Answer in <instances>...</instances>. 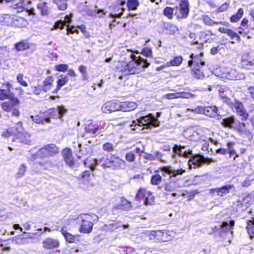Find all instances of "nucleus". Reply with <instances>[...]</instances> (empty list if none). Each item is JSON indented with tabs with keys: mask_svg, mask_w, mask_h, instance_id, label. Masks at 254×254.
Masks as SVG:
<instances>
[{
	"mask_svg": "<svg viewBox=\"0 0 254 254\" xmlns=\"http://www.w3.org/2000/svg\"><path fill=\"white\" fill-rule=\"evenodd\" d=\"M132 60L128 63L126 62H121L118 69L120 71L125 73V74H134L140 72L141 68L147 67L149 64L147 60L139 57L137 60L135 59L134 55H131Z\"/></svg>",
	"mask_w": 254,
	"mask_h": 254,
	"instance_id": "obj_1",
	"label": "nucleus"
},
{
	"mask_svg": "<svg viewBox=\"0 0 254 254\" xmlns=\"http://www.w3.org/2000/svg\"><path fill=\"white\" fill-rule=\"evenodd\" d=\"M19 99L12 96L10 97L8 101L2 102L0 106L3 111L11 113L12 116L18 117L20 114L19 110Z\"/></svg>",
	"mask_w": 254,
	"mask_h": 254,
	"instance_id": "obj_2",
	"label": "nucleus"
},
{
	"mask_svg": "<svg viewBox=\"0 0 254 254\" xmlns=\"http://www.w3.org/2000/svg\"><path fill=\"white\" fill-rule=\"evenodd\" d=\"M81 222L79 231L84 234H89L92 231L93 226V221L97 219V216L95 214H85L80 216Z\"/></svg>",
	"mask_w": 254,
	"mask_h": 254,
	"instance_id": "obj_3",
	"label": "nucleus"
},
{
	"mask_svg": "<svg viewBox=\"0 0 254 254\" xmlns=\"http://www.w3.org/2000/svg\"><path fill=\"white\" fill-rule=\"evenodd\" d=\"M135 200L141 201L145 205H151L154 204L155 198L150 191L140 188L135 195Z\"/></svg>",
	"mask_w": 254,
	"mask_h": 254,
	"instance_id": "obj_4",
	"label": "nucleus"
},
{
	"mask_svg": "<svg viewBox=\"0 0 254 254\" xmlns=\"http://www.w3.org/2000/svg\"><path fill=\"white\" fill-rule=\"evenodd\" d=\"M24 131L22 123L21 122L17 123L14 127H9L7 129L3 131L1 133V136L4 138H8L12 136V141H16L17 137Z\"/></svg>",
	"mask_w": 254,
	"mask_h": 254,
	"instance_id": "obj_5",
	"label": "nucleus"
},
{
	"mask_svg": "<svg viewBox=\"0 0 254 254\" xmlns=\"http://www.w3.org/2000/svg\"><path fill=\"white\" fill-rule=\"evenodd\" d=\"M159 122L156 120L151 114L143 116L137 119L136 121H133L131 126L145 127L147 128L150 127H158Z\"/></svg>",
	"mask_w": 254,
	"mask_h": 254,
	"instance_id": "obj_6",
	"label": "nucleus"
},
{
	"mask_svg": "<svg viewBox=\"0 0 254 254\" xmlns=\"http://www.w3.org/2000/svg\"><path fill=\"white\" fill-rule=\"evenodd\" d=\"M220 76L222 78L231 80L243 79L245 76L243 73H238L236 69L223 67L220 69Z\"/></svg>",
	"mask_w": 254,
	"mask_h": 254,
	"instance_id": "obj_7",
	"label": "nucleus"
},
{
	"mask_svg": "<svg viewBox=\"0 0 254 254\" xmlns=\"http://www.w3.org/2000/svg\"><path fill=\"white\" fill-rule=\"evenodd\" d=\"M216 162V159H212L209 158H206L204 156L198 154L193 156L188 162V166L189 169L192 168V165H193V168L196 167H200L203 164L206 163L207 165L211 163H214Z\"/></svg>",
	"mask_w": 254,
	"mask_h": 254,
	"instance_id": "obj_8",
	"label": "nucleus"
},
{
	"mask_svg": "<svg viewBox=\"0 0 254 254\" xmlns=\"http://www.w3.org/2000/svg\"><path fill=\"white\" fill-rule=\"evenodd\" d=\"M67 112V110L64 106H58L57 108H52L48 110L46 113L45 119L46 123H50L51 119H60L62 121V118L64 114Z\"/></svg>",
	"mask_w": 254,
	"mask_h": 254,
	"instance_id": "obj_9",
	"label": "nucleus"
},
{
	"mask_svg": "<svg viewBox=\"0 0 254 254\" xmlns=\"http://www.w3.org/2000/svg\"><path fill=\"white\" fill-rule=\"evenodd\" d=\"M101 166L104 169L114 167L116 169H123L126 167V163L124 160L119 157L112 155L109 159V162L103 163Z\"/></svg>",
	"mask_w": 254,
	"mask_h": 254,
	"instance_id": "obj_10",
	"label": "nucleus"
},
{
	"mask_svg": "<svg viewBox=\"0 0 254 254\" xmlns=\"http://www.w3.org/2000/svg\"><path fill=\"white\" fill-rule=\"evenodd\" d=\"M58 148L55 144H50L41 148L37 153L40 158L48 157L58 153Z\"/></svg>",
	"mask_w": 254,
	"mask_h": 254,
	"instance_id": "obj_11",
	"label": "nucleus"
},
{
	"mask_svg": "<svg viewBox=\"0 0 254 254\" xmlns=\"http://www.w3.org/2000/svg\"><path fill=\"white\" fill-rule=\"evenodd\" d=\"M148 237L150 240L157 242H166L171 239L170 236L166 231H152L149 232Z\"/></svg>",
	"mask_w": 254,
	"mask_h": 254,
	"instance_id": "obj_12",
	"label": "nucleus"
},
{
	"mask_svg": "<svg viewBox=\"0 0 254 254\" xmlns=\"http://www.w3.org/2000/svg\"><path fill=\"white\" fill-rule=\"evenodd\" d=\"M120 102L110 101L104 103L101 107V112L106 114L120 111Z\"/></svg>",
	"mask_w": 254,
	"mask_h": 254,
	"instance_id": "obj_13",
	"label": "nucleus"
},
{
	"mask_svg": "<svg viewBox=\"0 0 254 254\" xmlns=\"http://www.w3.org/2000/svg\"><path fill=\"white\" fill-rule=\"evenodd\" d=\"M177 8L179 10L177 17L181 19L186 18L190 11L189 2L185 0H181Z\"/></svg>",
	"mask_w": 254,
	"mask_h": 254,
	"instance_id": "obj_14",
	"label": "nucleus"
},
{
	"mask_svg": "<svg viewBox=\"0 0 254 254\" xmlns=\"http://www.w3.org/2000/svg\"><path fill=\"white\" fill-rule=\"evenodd\" d=\"M196 95L187 92H181L175 93H168L164 96L167 99H174L178 98L190 99L194 98Z\"/></svg>",
	"mask_w": 254,
	"mask_h": 254,
	"instance_id": "obj_15",
	"label": "nucleus"
},
{
	"mask_svg": "<svg viewBox=\"0 0 254 254\" xmlns=\"http://www.w3.org/2000/svg\"><path fill=\"white\" fill-rule=\"evenodd\" d=\"M161 171L165 174H167L170 176L171 179L173 177H176L179 175H182L185 173V170L182 168L175 169L171 166L163 167L161 169Z\"/></svg>",
	"mask_w": 254,
	"mask_h": 254,
	"instance_id": "obj_16",
	"label": "nucleus"
},
{
	"mask_svg": "<svg viewBox=\"0 0 254 254\" xmlns=\"http://www.w3.org/2000/svg\"><path fill=\"white\" fill-rule=\"evenodd\" d=\"M42 245L44 248L51 249L58 248L60 245V243L58 240L51 238H47L43 241Z\"/></svg>",
	"mask_w": 254,
	"mask_h": 254,
	"instance_id": "obj_17",
	"label": "nucleus"
},
{
	"mask_svg": "<svg viewBox=\"0 0 254 254\" xmlns=\"http://www.w3.org/2000/svg\"><path fill=\"white\" fill-rule=\"evenodd\" d=\"M186 147L184 146H178L175 145L173 148V152L175 154L182 156L185 158H188L189 155H191V151L190 149H185Z\"/></svg>",
	"mask_w": 254,
	"mask_h": 254,
	"instance_id": "obj_18",
	"label": "nucleus"
},
{
	"mask_svg": "<svg viewBox=\"0 0 254 254\" xmlns=\"http://www.w3.org/2000/svg\"><path fill=\"white\" fill-rule=\"evenodd\" d=\"M62 154L64 159L67 164H68L69 166H72L74 165V161L72 155V151L70 149H64L62 151Z\"/></svg>",
	"mask_w": 254,
	"mask_h": 254,
	"instance_id": "obj_19",
	"label": "nucleus"
},
{
	"mask_svg": "<svg viewBox=\"0 0 254 254\" xmlns=\"http://www.w3.org/2000/svg\"><path fill=\"white\" fill-rule=\"evenodd\" d=\"M120 111L123 112H129L134 110L137 105L133 102H120Z\"/></svg>",
	"mask_w": 254,
	"mask_h": 254,
	"instance_id": "obj_20",
	"label": "nucleus"
},
{
	"mask_svg": "<svg viewBox=\"0 0 254 254\" xmlns=\"http://www.w3.org/2000/svg\"><path fill=\"white\" fill-rule=\"evenodd\" d=\"M61 232L64 236L66 242L69 243H74L78 241L77 239L78 235H73L67 232L65 230V227H63L62 228Z\"/></svg>",
	"mask_w": 254,
	"mask_h": 254,
	"instance_id": "obj_21",
	"label": "nucleus"
},
{
	"mask_svg": "<svg viewBox=\"0 0 254 254\" xmlns=\"http://www.w3.org/2000/svg\"><path fill=\"white\" fill-rule=\"evenodd\" d=\"M68 80L69 79L67 76L63 74L59 75L57 78V86L53 92L57 93L62 87L67 83Z\"/></svg>",
	"mask_w": 254,
	"mask_h": 254,
	"instance_id": "obj_22",
	"label": "nucleus"
},
{
	"mask_svg": "<svg viewBox=\"0 0 254 254\" xmlns=\"http://www.w3.org/2000/svg\"><path fill=\"white\" fill-rule=\"evenodd\" d=\"M203 114L212 118L216 117L219 115L218 109L216 106H207L203 108Z\"/></svg>",
	"mask_w": 254,
	"mask_h": 254,
	"instance_id": "obj_23",
	"label": "nucleus"
},
{
	"mask_svg": "<svg viewBox=\"0 0 254 254\" xmlns=\"http://www.w3.org/2000/svg\"><path fill=\"white\" fill-rule=\"evenodd\" d=\"M54 82V78L52 76H50L45 78L42 83V86L44 88V91L47 92L52 90L53 87V83Z\"/></svg>",
	"mask_w": 254,
	"mask_h": 254,
	"instance_id": "obj_24",
	"label": "nucleus"
},
{
	"mask_svg": "<svg viewBox=\"0 0 254 254\" xmlns=\"http://www.w3.org/2000/svg\"><path fill=\"white\" fill-rule=\"evenodd\" d=\"M233 185H229L227 186H223L220 188H217L212 190L214 192L217 193L218 195L223 196L228 194L231 190L234 188Z\"/></svg>",
	"mask_w": 254,
	"mask_h": 254,
	"instance_id": "obj_25",
	"label": "nucleus"
},
{
	"mask_svg": "<svg viewBox=\"0 0 254 254\" xmlns=\"http://www.w3.org/2000/svg\"><path fill=\"white\" fill-rule=\"evenodd\" d=\"M201 20L206 25L212 26L214 24H221L223 25H226L227 23L223 21H214L211 19L209 17L206 15H203L201 17Z\"/></svg>",
	"mask_w": 254,
	"mask_h": 254,
	"instance_id": "obj_26",
	"label": "nucleus"
},
{
	"mask_svg": "<svg viewBox=\"0 0 254 254\" xmlns=\"http://www.w3.org/2000/svg\"><path fill=\"white\" fill-rule=\"evenodd\" d=\"M118 208L126 211L131 209L132 205L130 201L122 197L121 198L120 203L118 205Z\"/></svg>",
	"mask_w": 254,
	"mask_h": 254,
	"instance_id": "obj_27",
	"label": "nucleus"
},
{
	"mask_svg": "<svg viewBox=\"0 0 254 254\" xmlns=\"http://www.w3.org/2000/svg\"><path fill=\"white\" fill-rule=\"evenodd\" d=\"M190 58L192 59L190 60L188 63L189 66H191L192 64H194L195 66L196 67H199V64L200 63V64L201 65H203L205 64V63L203 61H202L201 60L199 59V56L198 55L194 56L193 54H192L190 56Z\"/></svg>",
	"mask_w": 254,
	"mask_h": 254,
	"instance_id": "obj_28",
	"label": "nucleus"
},
{
	"mask_svg": "<svg viewBox=\"0 0 254 254\" xmlns=\"http://www.w3.org/2000/svg\"><path fill=\"white\" fill-rule=\"evenodd\" d=\"M88 161V159H86V160H85L84 164L85 165H87L90 168L91 170L93 171V170H95L96 165L98 163V162H103V163H107V162H109V160L107 158L103 157L99 160H98L96 159H93V163H92L91 164H89Z\"/></svg>",
	"mask_w": 254,
	"mask_h": 254,
	"instance_id": "obj_29",
	"label": "nucleus"
},
{
	"mask_svg": "<svg viewBox=\"0 0 254 254\" xmlns=\"http://www.w3.org/2000/svg\"><path fill=\"white\" fill-rule=\"evenodd\" d=\"M235 110L237 113L242 116L244 118L246 119L248 117V114L244 108L243 104L240 102H237L234 105Z\"/></svg>",
	"mask_w": 254,
	"mask_h": 254,
	"instance_id": "obj_30",
	"label": "nucleus"
},
{
	"mask_svg": "<svg viewBox=\"0 0 254 254\" xmlns=\"http://www.w3.org/2000/svg\"><path fill=\"white\" fill-rule=\"evenodd\" d=\"M122 225L118 222H114L105 225L103 227V230L104 231H113L118 228L121 227Z\"/></svg>",
	"mask_w": 254,
	"mask_h": 254,
	"instance_id": "obj_31",
	"label": "nucleus"
},
{
	"mask_svg": "<svg viewBox=\"0 0 254 254\" xmlns=\"http://www.w3.org/2000/svg\"><path fill=\"white\" fill-rule=\"evenodd\" d=\"M247 224L246 229L250 238L252 239L254 238V218L247 221Z\"/></svg>",
	"mask_w": 254,
	"mask_h": 254,
	"instance_id": "obj_32",
	"label": "nucleus"
},
{
	"mask_svg": "<svg viewBox=\"0 0 254 254\" xmlns=\"http://www.w3.org/2000/svg\"><path fill=\"white\" fill-rule=\"evenodd\" d=\"M30 135L27 132H24V131L20 135L17 137L16 140H18L21 143L25 144H28L30 142Z\"/></svg>",
	"mask_w": 254,
	"mask_h": 254,
	"instance_id": "obj_33",
	"label": "nucleus"
},
{
	"mask_svg": "<svg viewBox=\"0 0 254 254\" xmlns=\"http://www.w3.org/2000/svg\"><path fill=\"white\" fill-rule=\"evenodd\" d=\"M15 48L17 51H24L28 49L29 48V45L28 43L23 40L16 43L14 45Z\"/></svg>",
	"mask_w": 254,
	"mask_h": 254,
	"instance_id": "obj_34",
	"label": "nucleus"
},
{
	"mask_svg": "<svg viewBox=\"0 0 254 254\" xmlns=\"http://www.w3.org/2000/svg\"><path fill=\"white\" fill-rule=\"evenodd\" d=\"M37 8L40 10L42 15H45L48 14L49 7L46 2L40 1L37 4Z\"/></svg>",
	"mask_w": 254,
	"mask_h": 254,
	"instance_id": "obj_35",
	"label": "nucleus"
},
{
	"mask_svg": "<svg viewBox=\"0 0 254 254\" xmlns=\"http://www.w3.org/2000/svg\"><path fill=\"white\" fill-rule=\"evenodd\" d=\"M183 59L182 56H177L175 57L170 62L167 63V65L170 66H178L182 63Z\"/></svg>",
	"mask_w": 254,
	"mask_h": 254,
	"instance_id": "obj_36",
	"label": "nucleus"
},
{
	"mask_svg": "<svg viewBox=\"0 0 254 254\" xmlns=\"http://www.w3.org/2000/svg\"><path fill=\"white\" fill-rule=\"evenodd\" d=\"M177 188V185L175 183H167L164 185V190L167 194L176 191Z\"/></svg>",
	"mask_w": 254,
	"mask_h": 254,
	"instance_id": "obj_37",
	"label": "nucleus"
},
{
	"mask_svg": "<svg viewBox=\"0 0 254 254\" xmlns=\"http://www.w3.org/2000/svg\"><path fill=\"white\" fill-rule=\"evenodd\" d=\"M244 14V10L243 8H239L236 14L232 15L230 17V21L231 22H238L243 16Z\"/></svg>",
	"mask_w": 254,
	"mask_h": 254,
	"instance_id": "obj_38",
	"label": "nucleus"
},
{
	"mask_svg": "<svg viewBox=\"0 0 254 254\" xmlns=\"http://www.w3.org/2000/svg\"><path fill=\"white\" fill-rule=\"evenodd\" d=\"M67 0H54L55 3L61 10H64L67 8Z\"/></svg>",
	"mask_w": 254,
	"mask_h": 254,
	"instance_id": "obj_39",
	"label": "nucleus"
},
{
	"mask_svg": "<svg viewBox=\"0 0 254 254\" xmlns=\"http://www.w3.org/2000/svg\"><path fill=\"white\" fill-rule=\"evenodd\" d=\"M234 226V221H232L228 223V222H223L221 226L222 230L224 232H228L233 229Z\"/></svg>",
	"mask_w": 254,
	"mask_h": 254,
	"instance_id": "obj_40",
	"label": "nucleus"
},
{
	"mask_svg": "<svg viewBox=\"0 0 254 254\" xmlns=\"http://www.w3.org/2000/svg\"><path fill=\"white\" fill-rule=\"evenodd\" d=\"M241 61L243 63H246L244 65L252 66L254 65V60L250 61V56L249 54H246L242 56Z\"/></svg>",
	"mask_w": 254,
	"mask_h": 254,
	"instance_id": "obj_41",
	"label": "nucleus"
},
{
	"mask_svg": "<svg viewBox=\"0 0 254 254\" xmlns=\"http://www.w3.org/2000/svg\"><path fill=\"white\" fill-rule=\"evenodd\" d=\"M139 5L137 0H128L127 5L129 10H135Z\"/></svg>",
	"mask_w": 254,
	"mask_h": 254,
	"instance_id": "obj_42",
	"label": "nucleus"
},
{
	"mask_svg": "<svg viewBox=\"0 0 254 254\" xmlns=\"http://www.w3.org/2000/svg\"><path fill=\"white\" fill-rule=\"evenodd\" d=\"M162 178L159 175L152 176L151 179V184L153 185H158L162 181Z\"/></svg>",
	"mask_w": 254,
	"mask_h": 254,
	"instance_id": "obj_43",
	"label": "nucleus"
},
{
	"mask_svg": "<svg viewBox=\"0 0 254 254\" xmlns=\"http://www.w3.org/2000/svg\"><path fill=\"white\" fill-rule=\"evenodd\" d=\"M163 13L168 18L171 19L173 17L174 9L170 7H166L164 9Z\"/></svg>",
	"mask_w": 254,
	"mask_h": 254,
	"instance_id": "obj_44",
	"label": "nucleus"
},
{
	"mask_svg": "<svg viewBox=\"0 0 254 254\" xmlns=\"http://www.w3.org/2000/svg\"><path fill=\"white\" fill-rule=\"evenodd\" d=\"M192 74L193 77L197 79H201L204 77L203 73L199 69V67L194 68L192 70Z\"/></svg>",
	"mask_w": 254,
	"mask_h": 254,
	"instance_id": "obj_45",
	"label": "nucleus"
},
{
	"mask_svg": "<svg viewBox=\"0 0 254 254\" xmlns=\"http://www.w3.org/2000/svg\"><path fill=\"white\" fill-rule=\"evenodd\" d=\"M68 65L66 64H60L55 66V70L60 72H65L68 70Z\"/></svg>",
	"mask_w": 254,
	"mask_h": 254,
	"instance_id": "obj_46",
	"label": "nucleus"
},
{
	"mask_svg": "<svg viewBox=\"0 0 254 254\" xmlns=\"http://www.w3.org/2000/svg\"><path fill=\"white\" fill-rule=\"evenodd\" d=\"M234 119L233 117L224 119L222 121V124L227 127H231L234 124Z\"/></svg>",
	"mask_w": 254,
	"mask_h": 254,
	"instance_id": "obj_47",
	"label": "nucleus"
},
{
	"mask_svg": "<svg viewBox=\"0 0 254 254\" xmlns=\"http://www.w3.org/2000/svg\"><path fill=\"white\" fill-rule=\"evenodd\" d=\"M26 167L24 165L22 164L18 168L17 173L16 174V176L17 178H22L24 175L25 172H26Z\"/></svg>",
	"mask_w": 254,
	"mask_h": 254,
	"instance_id": "obj_48",
	"label": "nucleus"
},
{
	"mask_svg": "<svg viewBox=\"0 0 254 254\" xmlns=\"http://www.w3.org/2000/svg\"><path fill=\"white\" fill-rule=\"evenodd\" d=\"M10 92L8 90L0 89V100H4L10 98L9 96Z\"/></svg>",
	"mask_w": 254,
	"mask_h": 254,
	"instance_id": "obj_49",
	"label": "nucleus"
},
{
	"mask_svg": "<svg viewBox=\"0 0 254 254\" xmlns=\"http://www.w3.org/2000/svg\"><path fill=\"white\" fill-rule=\"evenodd\" d=\"M16 80L17 82L22 86L27 87L28 83L23 79V75L21 73H18L16 76Z\"/></svg>",
	"mask_w": 254,
	"mask_h": 254,
	"instance_id": "obj_50",
	"label": "nucleus"
},
{
	"mask_svg": "<svg viewBox=\"0 0 254 254\" xmlns=\"http://www.w3.org/2000/svg\"><path fill=\"white\" fill-rule=\"evenodd\" d=\"M99 127H95L94 126H88L85 127V131L86 133H91L92 134H95L98 130Z\"/></svg>",
	"mask_w": 254,
	"mask_h": 254,
	"instance_id": "obj_51",
	"label": "nucleus"
},
{
	"mask_svg": "<svg viewBox=\"0 0 254 254\" xmlns=\"http://www.w3.org/2000/svg\"><path fill=\"white\" fill-rule=\"evenodd\" d=\"M203 107L201 106H198L196 107L194 109H187L186 110V113H187L188 112H191L192 113H196V114H203Z\"/></svg>",
	"mask_w": 254,
	"mask_h": 254,
	"instance_id": "obj_52",
	"label": "nucleus"
},
{
	"mask_svg": "<svg viewBox=\"0 0 254 254\" xmlns=\"http://www.w3.org/2000/svg\"><path fill=\"white\" fill-rule=\"evenodd\" d=\"M227 34L232 39L236 38L238 41H240V37L238 34L232 30L228 29Z\"/></svg>",
	"mask_w": 254,
	"mask_h": 254,
	"instance_id": "obj_53",
	"label": "nucleus"
},
{
	"mask_svg": "<svg viewBox=\"0 0 254 254\" xmlns=\"http://www.w3.org/2000/svg\"><path fill=\"white\" fill-rule=\"evenodd\" d=\"M141 54L147 57H150L152 56V51L150 48H144L142 49Z\"/></svg>",
	"mask_w": 254,
	"mask_h": 254,
	"instance_id": "obj_54",
	"label": "nucleus"
},
{
	"mask_svg": "<svg viewBox=\"0 0 254 254\" xmlns=\"http://www.w3.org/2000/svg\"><path fill=\"white\" fill-rule=\"evenodd\" d=\"M42 91H44V88L42 85H38L34 87L33 93L36 95H40Z\"/></svg>",
	"mask_w": 254,
	"mask_h": 254,
	"instance_id": "obj_55",
	"label": "nucleus"
},
{
	"mask_svg": "<svg viewBox=\"0 0 254 254\" xmlns=\"http://www.w3.org/2000/svg\"><path fill=\"white\" fill-rule=\"evenodd\" d=\"M31 118L33 122L37 124H44V122H46L45 119H41L39 116H31Z\"/></svg>",
	"mask_w": 254,
	"mask_h": 254,
	"instance_id": "obj_56",
	"label": "nucleus"
},
{
	"mask_svg": "<svg viewBox=\"0 0 254 254\" xmlns=\"http://www.w3.org/2000/svg\"><path fill=\"white\" fill-rule=\"evenodd\" d=\"M64 25L63 21L62 20H59L55 23L53 27L52 28V30L57 29L58 28L62 29L64 28Z\"/></svg>",
	"mask_w": 254,
	"mask_h": 254,
	"instance_id": "obj_57",
	"label": "nucleus"
},
{
	"mask_svg": "<svg viewBox=\"0 0 254 254\" xmlns=\"http://www.w3.org/2000/svg\"><path fill=\"white\" fill-rule=\"evenodd\" d=\"M167 29L169 30L170 34H174L178 30V27L174 24L168 25Z\"/></svg>",
	"mask_w": 254,
	"mask_h": 254,
	"instance_id": "obj_58",
	"label": "nucleus"
},
{
	"mask_svg": "<svg viewBox=\"0 0 254 254\" xmlns=\"http://www.w3.org/2000/svg\"><path fill=\"white\" fill-rule=\"evenodd\" d=\"M103 148L105 151L110 152L114 150V146L112 143L108 142L103 145Z\"/></svg>",
	"mask_w": 254,
	"mask_h": 254,
	"instance_id": "obj_59",
	"label": "nucleus"
},
{
	"mask_svg": "<svg viewBox=\"0 0 254 254\" xmlns=\"http://www.w3.org/2000/svg\"><path fill=\"white\" fill-rule=\"evenodd\" d=\"M126 159L128 162H132L135 160V156L132 152L127 153L126 155Z\"/></svg>",
	"mask_w": 254,
	"mask_h": 254,
	"instance_id": "obj_60",
	"label": "nucleus"
},
{
	"mask_svg": "<svg viewBox=\"0 0 254 254\" xmlns=\"http://www.w3.org/2000/svg\"><path fill=\"white\" fill-rule=\"evenodd\" d=\"M239 33L241 35H246L249 32V29L240 26L239 28Z\"/></svg>",
	"mask_w": 254,
	"mask_h": 254,
	"instance_id": "obj_61",
	"label": "nucleus"
},
{
	"mask_svg": "<svg viewBox=\"0 0 254 254\" xmlns=\"http://www.w3.org/2000/svg\"><path fill=\"white\" fill-rule=\"evenodd\" d=\"M248 93L251 99L254 100V86H250L249 88Z\"/></svg>",
	"mask_w": 254,
	"mask_h": 254,
	"instance_id": "obj_62",
	"label": "nucleus"
},
{
	"mask_svg": "<svg viewBox=\"0 0 254 254\" xmlns=\"http://www.w3.org/2000/svg\"><path fill=\"white\" fill-rule=\"evenodd\" d=\"M70 21H71L70 16H68V15H66L64 17V21H63L64 25L66 26V27H69V23H70Z\"/></svg>",
	"mask_w": 254,
	"mask_h": 254,
	"instance_id": "obj_63",
	"label": "nucleus"
},
{
	"mask_svg": "<svg viewBox=\"0 0 254 254\" xmlns=\"http://www.w3.org/2000/svg\"><path fill=\"white\" fill-rule=\"evenodd\" d=\"M249 20L248 19L244 18L241 21V26L242 27L246 28V29H248V25Z\"/></svg>",
	"mask_w": 254,
	"mask_h": 254,
	"instance_id": "obj_64",
	"label": "nucleus"
}]
</instances>
